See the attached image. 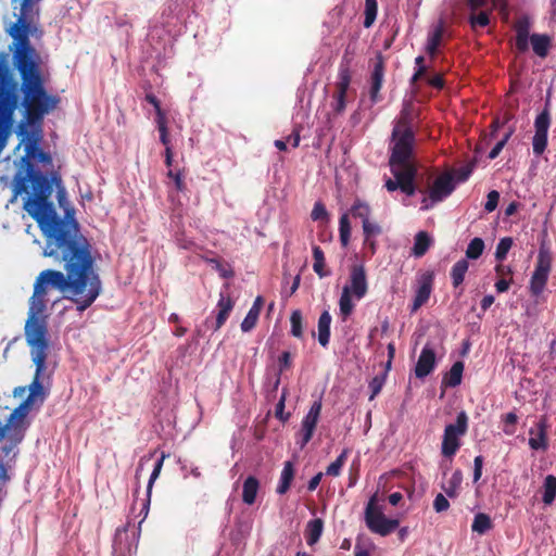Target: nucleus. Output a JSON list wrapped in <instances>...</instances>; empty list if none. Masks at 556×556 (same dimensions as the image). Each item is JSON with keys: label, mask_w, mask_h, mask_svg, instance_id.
<instances>
[{"label": "nucleus", "mask_w": 556, "mask_h": 556, "mask_svg": "<svg viewBox=\"0 0 556 556\" xmlns=\"http://www.w3.org/2000/svg\"><path fill=\"white\" fill-rule=\"evenodd\" d=\"M35 197L24 203V210L39 224L46 237L45 255L63 263L65 274L55 269L40 271L29 299V311L45 314L50 294L58 290L76 305L78 312L90 307L102 291L96 271V258L88 239L79 231L74 218H60L49 201L51 187L43 176L34 177Z\"/></svg>", "instance_id": "1"}, {"label": "nucleus", "mask_w": 556, "mask_h": 556, "mask_svg": "<svg viewBox=\"0 0 556 556\" xmlns=\"http://www.w3.org/2000/svg\"><path fill=\"white\" fill-rule=\"evenodd\" d=\"M514 134V128H510L507 134L503 137L502 140H500L493 148L492 150L489 152V159L490 160H494L498 156V154L501 153V151L503 150V148L505 147V144L507 143V141L509 140V138L511 137V135Z\"/></svg>", "instance_id": "51"}, {"label": "nucleus", "mask_w": 556, "mask_h": 556, "mask_svg": "<svg viewBox=\"0 0 556 556\" xmlns=\"http://www.w3.org/2000/svg\"><path fill=\"white\" fill-rule=\"evenodd\" d=\"M460 447V439L455 434H452V429L448 431L444 430L441 453L444 457L452 458Z\"/></svg>", "instance_id": "23"}, {"label": "nucleus", "mask_w": 556, "mask_h": 556, "mask_svg": "<svg viewBox=\"0 0 556 556\" xmlns=\"http://www.w3.org/2000/svg\"><path fill=\"white\" fill-rule=\"evenodd\" d=\"M155 123L157 129L167 128V117L163 109L155 111Z\"/></svg>", "instance_id": "58"}, {"label": "nucleus", "mask_w": 556, "mask_h": 556, "mask_svg": "<svg viewBox=\"0 0 556 556\" xmlns=\"http://www.w3.org/2000/svg\"><path fill=\"white\" fill-rule=\"evenodd\" d=\"M370 213H371L370 206L367 203H365L358 199L355 200L354 204L351 207L352 216L355 218H361L362 224L365 223V220L369 219Z\"/></svg>", "instance_id": "39"}, {"label": "nucleus", "mask_w": 556, "mask_h": 556, "mask_svg": "<svg viewBox=\"0 0 556 556\" xmlns=\"http://www.w3.org/2000/svg\"><path fill=\"white\" fill-rule=\"evenodd\" d=\"M556 498V477L553 475L546 476L543 484L542 501L545 505H552Z\"/></svg>", "instance_id": "33"}, {"label": "nucleus", "mask_w": 556, "mask_h": 556, "mask_svg": "<svg viewBox=\"0 0 556 556\" xmlns=\"http://www.w3.org/2000/svg\"><path fill=\"white\" fill-rule=\"evenodd\" d=\"M442 37H443V26L440 24L439 26L435 27L433 33L429 36L428 41H427L426 49L430 55H434L437 53L438 48L441 43Z\"/></svg>", "instance_id": "38"}, {"label": "nucleus", "mask_w": 556, "mask_h": 556, "mask_svg": "<svg viewBox=\"0 0 556 556\" xmlns=\"http://www.w3.org/2000/svg\"><path fill=\"white\" fill-rule=\"evenodd\" d=\"M464 364L456 362L452 365L450 371L444 377L443 381L447 387L455 388L460 384L463 377Z\"/></svg>", "instance_id": "31"}, {"label": "nucleus", "mask_w": 556, "mask_h": 556, "mask_svg": "<svg viewBox=\"0 0 556 556\" xmlns=\"http://www.w3.org/2000/svg\"><path fill=\"white\" fill-rule=\"evenodd\" d=\"M294 476L295 469L293 463L290 460L285 462L276 492L280 495L286 494L291 488Z\"/></svg>", "instance_id": "20"}, {"label": "nucleus", "mask_w": 556, "mask_h": 556, "mask_svg": "<svg viewBox=\"0 0 556 556\" xmlns=\"http://www.w3.org/2000/svg\"><path fill=\"white\" fill-rule=\"evenodd\" d=\"M469 264L466 258L457 261L451 269L452 285L455 289L462 286L465 275L468 270Z\"/></svg>", "instance_id": "27"}, {"label": "nucleus", "mask_w": 556, "mask_h": 556, "mask_svg": "<svg viewBox=\"0 0 556 556\" xmlns=\"http://www.w3.org/2000/svg\"><path fill=\"white\" fill-rule=\"evenodd\" d=\"M378 13L377 0H365L364 27L369 28L374 25Z\"/></svg>", "instance_id": "37"}, {"label": "nucleus", "mask_w": 556, "mask_h": 556, "mask_svg": "<svg viewBox=\"0 0 556 556\" xmlns=\"http://www.w3.org/2000/svg\"><path fill=\"white\" fill-rule=\"evenodd\" d=\"M332 317L328 311H324L318 318V342L326 348L330 340V325Z\"/></svg>", "instance_id": "25"}, {"label": "nucleus", "mask_w": 556, "mask_h": 556, "mask_svg": "<svg viewBox=\"0 0 556 556\" xmlns=\"http://www.w3.org/2000/svg\"><path fill=\"white\" fill-rule=\"evenodd\" d=\"M279 372L291 367V353L288 351L282 352L278 358Z\"/></svg>", "instance_id": "57"}, {"label": "nucleus", "mask_w": 556, "mask_h": 556, "mask_svg": "<svg viewBox=\"0 0 556 556\" xmlns=\"http://www.w3.org/2000/svg\"><path fill=\"white\" fill-rule=\"evenodd\" d=\"M313 258H314L313 269L319 276V278H324V277L330 275V271L325 270V266H326L325 254L319 245L313 247Z\"/></svg>", "instance_id": "32"}, {"label": "nucleus", "mask_w": 556, "mask_h": 556, "mask_svg": "<svg viewBox=\"0 0 556 556\" xmlns=\"http://www.w3.org/2000/svg\"><path fill=\"white\" fill-rule=\"evenodd\" d=\"M45 381L46 380L33 378V381L28 387L29 394L26 397V400L23 402V404L21 405L20 408L30 406L37 399H39L40 402L45 401L46 395H47V393L43 389Z\"/></svg>", "instance_id": "22"}, {"label": "nucleus", "mask_w": 556, "mask_h": 556, "mask_svg": "<svg viewBox=\"0 0 556 556\" xmlns=\"http://www.w3.org/2000/svg\"><path fill=\"white\" fill-rule=\"evenodd\" d=\"M552 266V257L548 252L540 250L535 269L530 280V292L532 295H540L547 283Z\"/></svg>", "instance_id": "10"}, {"label": "nucleus", "mask_w": 556, "mask_h": 556, "mask_svg": "<svg viewBox=\"0 0 556 556\" xmlns=\"http://www.w3.org/2000/svg\"><path fill=\"white\" fill-rule=\"evenodd\" d=\"M377 498L374 495L365 508V522L367 528L376 534L387 536L392 533L400 525L397 519H389L377 506Z\"/></svg>", "instance_id": "8"}, {"label": "nucleus", "mask_w": 556, "mask_h": 556, "mask_svg": "<svg viewBox=\"0 0 556 556\" xmlns=\"http://www.w3.org/2000/svg\"><path fill=\"white\" fill-rule=\"evenodd\" d=\"M363 232L365 238L368 240L380 236L382 233V228L379 224L368 219L363 223Z\"/></svg>", "instance_id": "49"}, {"label": "nucleus", "mask_w": 556, "mask_h": 556, "mask_svg": "<svg viewBox=\"0 0 556 556\" xmlns=\"http://www.w3.org/2000/svg\"><path fill=\"white\" fill-rule=\"evenodd\" d=\"M428 84L437 89H442L444 87V79L442 75L438 74L429 78Z\"/></svg>", "instance_id": "63"}, {"label": "nucleus", "mask_w": 556, "mask_h": 556, "mask_svg": "<svg viewBox=\"0 0 556 556\" xmlns=\"http://www.w3.org/2000/svg\"><path fill=\"white\" fill-rule=\"evenodd\" d=\"M321 407H323L321 401L320 400L315 401L312 404L308 413L303 418V421L311 422V424L317 426V422H318L319 416H320V412H321Z\"/></svg>", "instance_id": "48"}, {"label": "nucleus", "mask_w": 556, "mask_h": 556, "mask_svg": "<svg viewBox=\"0 0 556 556\" xmlns=\"http://www.w3.org/2000/svg\"><path fill=\"white\" fill-rule=\"evenodd\" d=\"M30 157L38 160L41 163H51V156L40 148L35 146L27 148V154L21 159V166L16 170L12 180L13 197L16 198L22 193H26L24 203L28 198L35 197L34 177L37 175L43 176L53 191L52 181L42 174L39 169H36L30 161Z\"/></svg>", "instance_id": "4"}, {"label": "nucleus", "mask_w": 556, "mask_h": 556, "mask_svg": "<svg viewBox=\"0 0 556 556\" xmlns=\"http://www.w3.org/2000/svg\"><path fill=\"white\" fill-rule=\"evenodd\" d=\"M233 301L229 294L220 293L219 300L217 302L218 313L216 316L215 330L220 329L229 317L230 312L233 308Z\"/></svg>", "instance_id": "17"}, {"label": "nucleus", "mask_w": 556, "mask_h": 556, "mask_svg": "<svg viewBox=\"0 0 556 556\" xmlns=\"http://www.w3.org/2000/svg\"><path fill=\"white\" fill-rule=\"evenodd\" d=\"M450 507V502L447 501V498L439 493L434 501H433V508L437 513H443V511H446Z\"/></svg>", "instance_id": "54"}, {"label": "nucleus", "mask_w": 556, "mask_h": 556, "mask_svg": "<svg viewBox=\"0 0 556 556\" xmlns=\"http://www.w3.org/2000/svg\"><path fill=\"white\" fill-rule=\"evenodd\" d=\"M349 293L353 294L356 300L363 299L368 291L366 271L363 265H354L351 268L350 285L344 286Z\"/></svg>", "instance_id": "14"}, {"label": "nucleus", "mask_w": 556, "mask_h": 556, "mask_svg": "<svg viewBox=\"0 0 556 556\" xmlns=\"http://www.w3.org/2000/svg\"><path fill=\"white\" fill-rule=\"evenodd\" d=\"M433 176L434 174L429 170L422 174L417 173L415 178L416 192L418 191L421 194H429V188L431 187Z\"/></svg>", "instance_id": "36"}, {"label": "nucleus", "mask_w": 556, "mask_h": 556, "mask_svg": "<svg viewBox=\"0 0 556 556\" xmlns=\"http://www.w3.org/2000/svg\"><path fill=\"white\" fill-rule=\"evenodd\" d=\"M323 479V472H318L316 473L309 481H308V484H307V489L308 491L313 492L317 489V486L319 485L320 481Z\"/></svg>", "instance_id": "64"}, {"label": "nucleus", "mask_w": 556, "mask_h": 556, "mask_svg": "<svg viewBox=\"0 0 556 556\" xmlns=\"http://www.w3.org/2000/svg\"><path fill=\"white\" fill-rule=\"evenodd\" d=\"M285 401H286V397H285V394H283L281 396V399L279 400V402L277 403V405H276V417L279 418L282 421H286L289 418V416H290V414H287L286 416L283 415Z\"/></svg>", "instance_id": "60"}, {"label": "nucleus", "mask_w": 556, "mask_h": 556, "mask_svg": "<svg viewBox=\"0 0 556 556\" xmlns=\"http://www.w3.org/2000/svg\"><path fill=\"white\" fill-rule=\"evenodd\" d=\"M384 77V59L379 53L376 58V62L370 75V89H369V98L370 101L376 104L381 101L380 90L382 88Z\"/></svg>", "instance_id": "15"}, {"label": "nucleus", "mask_w": 556, "mask_h": 556, "mask_svg": "<svg viewBox=\"0 0 556 556\" xmlns=\"http://www.w3.org/2000/svg\"><path fill=\"white\" fill-rule=\"evenodd\" d=\"M483 457L478 455L473 460V482H478L482 476Z\"/></svg>", "instance_id": "56"}, {"label": "nucleus", "mask_w": 556, "mask_h": 556, "mask_svg": "<svg viewBox=\"0 0 556 556\" xmlns=\"http://www.w3.org/2000/svg\"><path fill=\"white\" fill-rule=\"evenodd\" d=\"M484 247V241L481 238H473L466 249V257L469 260H478L482 255Z\"/></svg>", "instance_id": "40"}, {"label": "nucleus", "mask_w": 556, "mask_h": 556, "mask_svg": "<svg viewBox=\"0 0 556 556\" xmlns=\"http://www.w3.org/2000/svg\"><path fill=\"white\" fill-rule=\"evenodd\" d=\"M346 460V451H343L334 462H332L326 468V475L331 477H338L341 473V469Z\"/></svg>", "instance_id": "46"}, {"label": "nucleus", "mask_w": 556, "mask_h": 556, "mask_svg": "<svg viewBox=\"0 0 556 556\" xmlns=\"http://www.w3.org/2000/svg\"><path fill=\"white\" fill-rule=\"evenodd\" d=\"M516 40L515 47L519 53H525L529 49V40L533 52L540 58H546L551 48L552 39L545 34H532L529 36L530 21L528 17L519 18L515 24Z\"/></svg>", "instance_id": "6"}, {"label": "nucleus", "mask_w": 556, "mask_h": 556, "mask_svg": "<svg viewBox=\"0 0 556 556\" xmlns=\"http://www.w3.org/2000/svg\"><path fill=\"white\" fill-rule=\"evenodd\" d=\"M386 382L384 376H375L369 382L370 396L369 401H372L381 391Z\"/></svg>", "instance_id": "50"}, {"label": "nucleus", "mask_w": 556, "mask_h": 556, "mask_svg": "<svg viewBox=\"0 0 556 556\" xmlns=\"http://www.w3.org/2000/svg\"><path fill=\"white\" fill-rule=\"evenodd\" d=\"M349 51L346 50L342 62L339 66L338 72V81L336 83V91L332 96V109L337 114H341L344 112L346 108V93L351 84V71H350V60L348 59Z\"/></svg>", "instance_id": "9"}, {"label": "nucleus", "mask_w": 556, "mask_h": 556, "mask_svg": "<svg viewBox=\"0 0 556 556\" xmlns=\"http://www.w3.org/2000/svg\"><path fill=\"white\" fill-rule=\"evenodd\" d=\"M462 480L463 476L460 470H456L448 481V486H443V490L448 497L454 498L457 496V490L462 483Z\"/></svg>", "instance_id": "44"}, {"label": "nucleus", "mask_w": 556, "mask_h": 556, "mask_svg": "<svg viewBox=\"0 0 556 556\" xmlns=\"http://www.w3.org/2000/svg\"><path fill=\"white\" fill-rule=\"evenodd\" d=\"M263 305H264L263 296H261V295L256 296L252 307L249 309L247 316L244 317L243 321L241 323V330L243 332H248L255 327Z\"/></svg>", "instance_id": "18"}, {"label": "nucleus", "mask_w": 556, "mask_h": 556, "mask_svg": "<svg viewBox=\"0 0 556 556\" xmlns=\"http://www.w3.org/2000/svg\"><path fill=\"white\" fill-rule=\"evenodd\" d=\"M167 176L174 179L177 190L181 191L184 189L185 184L182 180V175L179 172L174 173L172 169H169Z\"/></svg>", "instance_id": "62"}, {"label": "nucleus", "mask_w": 556, "mask_h": 556, "mask_svg": "<svg viewBox=\"0 0 556 556\" xmlns=\"http://www.w3.org/2000/svg\"><path fill=\"white\" fill-rule=\"evenodd\" d=\"M435 366V353L433 349L426 345L417 361V364L415 366V375L417 378H425L427 377Z\"/></svg>", "instance_id": "16"}, {"label": "nucleus", "mask_w": 556, "mask_h": 556, "mask_svg": "<svg viewBox=\"0 0 556 556\" xmlns=\"http://www.w3.org/2000/svg\"><path fill=\"white\" fill-rule=\"evenodd\" d=\"M31 361L36 367L33 378L49 381L51 372H48L47 357L48 352H30Z\"/></svg>", "instance_id": "19"}, {"label": "nucleus", "mask_w": 556, "mask_h": 556, "mask_svg": "<svg viewBox=\"0 0 556 556\" xmlns=\"http://www.w3.org/2000/svg\"><path fill=\"white\" fill-rule=\"evenodd\" d=\"M352 296L353 294L349 293L348 289H342V293L339 300V309L343 321H345L354 311Z\"/></svg>", "instance_id": "34"}, {"label": "nucleus", "mask_w": 556, "mask_h": 556, "mask_svg": "<svg viewBox=\"0 0 556 556\" xmlns=\"http://www.w3.org/2000/svg\"><path fill=\"white\" fill-rule=\"evenodd\" d=\"M530 439L529 445L532 450H546L547 447V437H546V426L543 421L536 425V430L530 429Z\"/></svg>", "instance_id": "21"}, {"label": "nucleus", "mask_w": 556, "mask_h": 556, "mask_svg": "<svg viewBox=\"0 0 556 556\" xmlns=\"http://www.w3.org/2000/svg\"><path fill=\"white\" fill-rule=\"evenodd\" d=\"M431 239L426 231H419L415 237V242L413 247V254L416 257H421L426 254L428 249L430 248Z\"/></svg>", "instance_id": "30"}, {"label": "nucleus", "mask_w": 556, "mask_h": 556, "mask_svg": "<svg viewBox=\"0 0 556 556\" xmlns=\"http://www.w3.org/2000/svg\"><path fill=\"white\" fill-rule=\"evenodd\" d=\"M25 338L30 346V352H48V327L45 314H35L28 309V318L25 324Z\"/></svg>", "instance_id": "7"}, {"label": "nucleus", "mask_w": 556, "mask_h": 556, "mask_svg": "<svg viewBox=\"0 0 556 556\" xmlns=\"http://www.w3.org/2000/svg\"><path fill=\"white\" fill-rule=\"evenodd\" d=\"M324 522L320 518L309 520L306 527V542L308 545L317 543L321 536Z\"/></svg>", "instance_id": "28"}, {"label": "nucleus", "mask_w": 556, "mask_h": 556, "mask_svg": "<svg viewBox=\"0 0 556 556\" xmlns=\"http://www.w3.org/2000/svg\"><path fill=\"white\" fill-rule=\"evenodd\" d=\"M434 274L432 271H426L418 278V287L415 291V296L410 306V312H417L422 305H425L432 292Z\"/></svg>", "instance_id": "13"}, {"label": "nucleus", "mask_w": 556, "mask_h": 556, "mask_svg": "<svg viewBox=\"0 0 556 556\" xmlns=\"http://www.w3.org/2000/svg\"><path fill=\"white\" fill-rule=\"evenodd\" d=\"M511 282H513L511 278H509V279L500 278L495 283V289L498 293H504L509 289Z\"/></svg>", "instance_id": "61"}, {"label": "nucleus", "mask_w": 556, "mask_h": 556, "mask_svg": "<svg viewBox=\"0 0 556 556\" xmlns=\"http://www.w3.org/2000/svg\"><path fill=\"white\" fill-rule=\"evenodd\" d=\"M166 457H167V455L165 453H162L161 457L156 460V463L154 465V468L152 470V473L150 476V479L148 481L147 498H146V501L143 503V508H142V510H144V516H147L148 510H149V506H150V502H151V492H152L153 484H154L155 480L159 478V476H160V473L162 471L163 464H164V460H165Z\"/></svg>", "instance_id": "26"}, {"label": "nucleus", "mask_w": 556, "mask_h": 556, "mask_svg": "<svg viewBox=\"0 0 556 556\" xmlns=\"http://www.w3.org/2000/svg\"><path fill=\"white\" fill-rule=\"evenodd\" d=\"M413 119L412 106L405 104L393 121L388 146L389 166L393 178H387L384 182L389 192L401 190L407 197L416 193L417 165L414 160L416 134Z\"/></svg>", "instance_id": "2"}, {"label": "nucleus", "mask_w": 556, "mask_h": 556, "mask_svg": "<svg viewBox=\"0 0 556 556\" xmlns=\"http://www.w3.org/2000/svg\"><path fill=\"white\" fill-rule=\"evenodd\" d=\"M495 273L496 275L500 277V278H506V277H509L511 278L513 276V269L510 266H507V265H503V264H497L495 266Z\"/></svg>", "instance_id": "59"}, {"label": "nucleus", "mask_w": 556, "mask_h": 556, "mask_svg": "<svg viewBox=\"0 0 556 556\" xmlns=\"http://www.w3.org/2000/svg\"><path fill=\"white\" fill-rule=\"evenodd\" d=\"M21 8L16 22L11 26L10 35L16 46H29V35L37 30L35 25L38 10L35 5L40 0H20Z\"/></svg>", "instance_id": "5"}, {"label": "nucleus", "mask_w": 556, "mask_h": 556, "mask_svg": "<svg viewBox=\"0 0 556 556\" xmlns=\"http://www.w3.org/2000/svg\"><path fill=\"white\" fill-rule=\"evenodd\" d=\"M291 323V334L295 338H302L303 336V317L300 309H295L290 316Z\"/></svg>", "instance_id": "42"}, {"label": "nucleus", "mask_w": 556, "mask_h": 556, "mask_svg": "<svg viewBox=\"0 0 556 556\" xmlns=\"http://www.w3.org/2000/svg\"><path fill=\"white\" fill-rule=\"evenodd\" d=\"M470 26L475 29L476 27H486L490 24L489 13L481 11L478 14L472 12L469 16Z\"/></svg>", "instance_id": "47"}, {"label": "nucleus", "mask_w": 556, "mask_h": 556, "mask_svg": "<svg viewBox=\"0 0 556 556\" xmlns=\"http://www.w3.org/2000/svg\"><path fill=\"white\" fill-rule=\"evenodd\" d=\"M513 239L510 237H504L502 238L497 245H496V250H495V260L497 262H503L506 256H507V253L509 252V250L511 249L513 247Z\"/></svg>", "instance_id": "43"}, {"label": "nucleus", "mask_w": 556, "mask_h": 556, "mask_svg": "<svg viewBox=\"0 0 556 556\" xmlns=\"http://www.w3.org/2000/svg\"><path fill=\"white\" fill-rule=\"evenodd\" d=\"M473 167H475L473 164H467V165L458 168L456 170L457 181H459V182L466 181L470 177V175H471V173L473 170Z\"/></svg>", "instance_id": "55"}, {"label": "nucleus", "mask_w": 556, "mask_h": 556, "mask_svg": "<svg viewBox=\"0 0 556 556\" xmlns=\"http://www.w3.org/2000/svg\"><path fill=\"white\" fill-rule=\"evenodd\" d=\"M260 490V481L254 476H249L242 485V501L247 505H253Z\"/></svg>", "instance_id": "24"}, {"label": "nucleus", "mask_w": 556, "mask_h": 556, "mask_svg": "<svg viewBox=\"0 0 556 556\" xmlns=\"http://www.w3.org/2000/svg\"><path fill=\"white\" fill-rule=\"evenodd\" d=\"M339 235L340 241L343 247H346L351 238V224L348 214H343L339 220Z\"/></svg>", "instance_id": "41"}, {"label": "nucleus", "mask_w": 556, "mask_h": 556, "mask_svg": "<svg viewBox=\"0 0 556 556\" xmlns=\"http://www.w3.org/2000/svg\"><path fill=\"white\" fill-rule=\"evenodd\" d=\"M551 126L549 103L546 102L543 111L535 117V134L532 139L533 153L536 156L543 154L547 147V134Z\"/></svg>", "instance_id": "11"}, {"label": "nucleus", "mask_w": 556, "mask_h": 556, "mask_svg": "<svg viewBox=\"0 0 556 556\" xmlns=\"http://www.w3.org/2000/svg\"><path fill=\"white\" fill-rule=\"evenodd\" d=\"M315 429L316 425L302 420L300 430L301 441L298 442L301 448L312 440Z\"/></svg>", "instance_id": "45"}, {"label": "nucleus", "mask_w": 556, "mask_h": 556, "mask_svg": "<svg viewBox=\"0 0 556 556\" xmlns=\"http://www.w3.org/2000/svg\"><path fill=\"white\" fill-rule=\"evenodd\" d=\"M327 217H328V213H327L325 205L321 202H316L312 210L311 218L313 220H321V219H326Z\"/></svg>", "instance_id": "53"}, {"label": "nucleus", "mask_w": 556, "mask_h": 556, "mask_svg": "<svg viewBox=\"0 0 556 556\" xmlns=\"http://www.w3.org/2000/svg\"><path fill=\"white\" fill-rule=\"evenodd\" d=\"M16 47L14 63L22 79L25 121L28 125L39 124L46 114L56 108L60 99L46 91L38 64L34 60V48L30 45Z\"/></svg>", "instance_id": "3"}, {"label": "nucleus", "mask_w": 556, "mask_h": 556, "mask_svg": "<svg viewBox=\"0 0 556 556\" xmlns=\"http://www.w3.org/2000/svg\"><path fill=\"white\" fill-rule=\"evenodd\" d=\"M492 528L491 518L483 513H479L475 516L471 529L473 532L483 534Z\"/></svg>", "instance_id": "35"}, {"label": "nucleus", "mask_w": 556, "mask_h": 556, "mask_svg": "<svg viewBox=\"0 0 556 556\" xmlns=\"http://www.w3.org/2000/svg\"><path fill=\"white\" fill-rule=\"evenodd\" d=\"M500 193L496 190H492L488 193L486 202L484 204V210L489 213L493 212L498 204Z\"/></svg>", "instance_id": "52"}, {"label": "nucleus", "mask_w": 556, "mask_h": 556, "mask_svg": "<svg viewBox=\"0 0 556 556\" xmlns=\"http://www.w3.org/2000/svg\"><path fill=\"white\" fill-rule=\"evenodd\" d=\"M455 189L454 177L446 172L438 177H433L429 188V199L432 203H438L446 199Z\"/></svg>", "instance_id": "12"}, {"label": "nucleus", "mask_w": 556, "mask_h": 556, "mask_svg": "<svg viewBox=\"0 0 556 556\" xmlns=\"http://www.w3.org/2000/svg\"><path fill=\"white\" fill-rule=\"evenodd\" d=\"M452 429V434H455L459 439L467 433L468 430V416L465 410L458 413L456 420L454 424H448L445 426V431Z\"/></svg>", "instance_id": "29"}]
</instances>
